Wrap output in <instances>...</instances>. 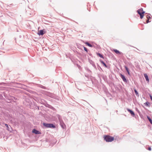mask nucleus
Segmentation results:
<instances>
[{
  "mask_svg": "<svg viewBox=\"0 0 152 152\" xmlns=\"http://www.w3.org/2000/svg\"><path fill=\"white\" fill-rule=\"evenodd\" d=\"M104 140L107 142H111L114 140V137L109 135H105L104 137Z\"/></svg>",
  "mask_w": 152,
  "mask_h": 152,
  "instance_id": "obj_1",
  "label": "nucleus"
},
{
  "mask_svg": "<svg viewBox=\"0 0 152 152\" xmlns=\"http://www.w3.org/2000/svg\"><path fill=\"white\" fill-rule=\"evenodd\" d=\"M43 125L46 128L54 129L56 127L55 125L52 123H47L44 122L43 124Z\"/></svg>",
  "mask_w": 152,
  "mask_h": 152,
  "instance_id": "obj_2",
  "label": "nucleus"
},
{
  "mask_svg": "<svg viewBox=\"0 0 152 152\" xmlns=\"http://www.w3.org/2000/svg\"><path fill=\"white\" fill-rule=\"evenodd\" d=\"M137 12L140 15V18L141 19H142L144 16V14L145 12L143 11V9L141 8L140 9H139L137 10Z\"/></svg>",
  "mask_w": 152,
  "mask_h": 152,
  "instance_id": "obj_3",
  "label": "nucleus"
},
{
  "mask_svg": "<svg viewBox=\"0 0 152 152\" xmlns=\"http://www.w3.org/2000/svg\"><path fill=\"white\" fill-rule=\"evenodd\" d=\"M46 32L45 30L43 29L39 31L37 33V34L39 36L42 35L44 34Z\"/></svg>",
  "mask_w": 152,
  "mask_h": 152,
  "instance_id": "obj_4",
  "label": "nucleus"
},
{
  "mask_svg": "<svg viewBox=\"0 0 152 152\" xmlns=\"http://www.w3.org/2000/svg\"><path fill=\"white\" fill-rule=\"evenodd\" d=\"M120 75L123 81H124V82H125L126 83H127L128 81V80H127V79L126 78L125 76L124 75L122 74H120Z\"/></svg>",
  "mask_w": 152,
  "mask_h": 152,
  "instance_id": "obj_5",
  "label": "nucleus"
},
{
  "mask_svg": "<svg viewBox=\"0 0 152 152\" xmlns=\"http://www.w3.org/2000/svg\"><path fill=\"white\" fill-rule=\"evenodd\" d=\"M60 125L61 127L63 129H65L66 128V126L64 123L63 121H60L59 122Z\"/></svg>",
  "mask_w": 152,
  "mask_h": 152,
  "instance_id": "obj_6",
  "label": "nucleus"
},
{
  "mask_svg": "<svg viewBox=\"0 0 152 152\" xmlns=\"http://www.w3.org/2000/svg\"><path fill=\"white\" fill-rule=\"evenodd\" d=\"M48 96L49 97L53 99H57V98L56 96L55 95V94H53L52 93H49L48 94Z\"/></svg>",
  "mask_w": 152,
  "mask_h": 152,
  "instance_id": "obj_7",
  "label": "nucleus"
},
{
  "mask_svg": "<svg viewBox=\"0 0 152 152\" xmlns=\"http://www.w3.org/2000/svg\"><path fill=\"white\" fill-rule=\"evenodd\" d=\"M127 111L131 114V115L133 116H134L135 114L134 112L132 110L130 109L129 108H127Z\"/></svg>",
  "mask_w": 152,
  "mask_h": 152,
  "instance_id": "obj_8",
  "label": "nucleus"
},
{
  "mask_svg": "<svg viewBox=\"0 0 152 152\" xmlns=\"http://www.w3.org/2000/svg\"><path fill=\"white\" fill-rule=\"evenodd\" d=\"M32 132L35 134H41V133L39 131H38L35 129H33L32 130Z\"/></svg>",
  "mask_w": 152,
  "mask_h": 152,
  "instance_id": "obj_9",
  "label": "nucleus"
},
{
  "mask_svg": "<svg viewBox=\"0 0 152 152\" xmlns=\"http://www.w3.org/2000/svg\"><path fill=\"white\" fill-rule=\"evenodd\" d=\"M89 62L90 64L94 67V69H97L96 67L95 64L94 62L91 60H89Z\"/></svg>",
  "mask_w": 152,
  "mask_h": 152,
  "instance_id": "obj_10",
  "label": "nucleus"
},
{
  "mask_svg": "<svg viewBox=\"0 0 152 152\" xmlns=\"http://www.w3.org/2000/svg\"><path fill=\"white\" fill-rule=\"evenodd\" d=\"M4 125L6 127V129L9 131H11L12 128L10 126H8V125L6 124H4Z\"/></svg>",
  "mask_w": 152,
  "mask_h": 152,
  "instance_id": "obj_11",
  "label": "nucleus"
},
{
  "mask_svg": "<svg viewBox=\"0 0 152 152\" xmlns=\"http://www.w3.org/2000/svg\"><path fill=\"white\" fill-rule=\"evenodd\" d=\"M12 96H10L7 97V102L8 103H10L13 100L12 98H11Z\"/></svg>",
  "mask_w": 152,
  "mask_h": 152,
  "instance_id": "obj_12",
  "label": "nucleus"
},
{
  "mask_svg": "<svg viewBox=\"0 0 152 152\" xmlns=\"http://www.w3.org/2000/svg\"><path fill=\"white\" fill-rule=\"evenodd\" d=\"M56 117L58 118V121H59V122L63 121L61 116L59 114H56Z\"/></svg>",
  "mask_w": 152,
  "mask_h": 152,
  "instance_id": "obj_13",
  "label": "nucleus"
},
{
  "mask_svg": "<svg viewBox=\"0 0 152 152\" xmlns=\"http://www.w3.org/2000/svg\"><path fill=\"white\" fill-rule=\"evenodd\" d=\"M144 77H145L146 81L148 83L149 81V79L147 75V74L146 73L144 74Z\"/></svg>",
  "mask_w": 152,
  "mask_h": 152,
  "instance_id": "obj_14",
  "label": "nucleus"
},
{
  "mask_svg": "<svg viewBox=\"0 0 152 152\" xmlns=\"http://www.w3.org/2000/svg\"><path fill=\"white\" fill-rule=\"evenodd\" d=\"M124 68L126 70V71L127 72L128 74L129 75H130V73L129 72V69L128 68V67L126 66H124Z\"/></svg>",
  "mask_w": 152,
  "mask_h": 152,
  "instance_id": "obj_15",
  "label": "nucleus"
},
{
  "mask_svg": "<svg viewBox=\"0 0 152 152\" xmlns=\"http://www.w3.org/2000/svg\"><path fill=\"white\" fill-rule=\"evenodd\" d=\"M101 63L106 68H108V66L102 60L100 59L99 60Z\"/></svg>",
  "mask_w": 152,
  "mask_h": 152,
  "instance_id": "obj_16",
  "label": "nucleus"
},
{
  "mask_svg": "<svg viewBox=\"0 0 152 152\" xmlns=\"http://www.w3.org/2000/svg\"><path fill=\"white\" fill-rule=\"evenodd\" d=\"M96 55L97 56H99L101 58H104V56L103 55L99 53H96Z\"/></svg>",
  "mask_w": 152,
  "mask_h": 152,
  "instance_id": "obj_17",
  "label": "nucleus"
},
{
  "mask_svg": "<svg viewBox=\"0 0 152 152\" xmlns=\"http://www.w3.org/2000/svg\"><path fill=\"white\" fill-rule=\"evenodd\" d=\"M85 44H86L88 46L90 47H92L93 46V45H92L90 44L89 42H86L85 43Z\"/></svg>",
  "mask_w": 152,
  "mask_h": 152,
  "instance_id": "obj_18",
  "label": "nucleus"
},
{
  "mask_svg": "<svg viewBox=\"0 0 152 152\" xmlns=\"http://www.w3.org/2000/svg\"><path fill=\"white\" fill-rule=\"evenodd\" d=\"M113 50L114 52L117 54H121V52H120L117 49H114Z\"/></svg>",
  "mask_w": 152,
  "mask_h": 152,
  "instance_id": "obj_19",
  "label": "nucleus"
},
{
  "mask_svg": "<svg viewBox=\"0 0 152 152\" xmlns=\"http://www.w3.org/2000/svg\"><path fill=\"white\" fill-rule=\"evenodd\" d=\"M144 104L147 107H150V103L148 101H147Z\"/></svg>",
  "mask_w": 152,
  "mask_h": 152,
  "instance_id": "obj_20",
  "label": "nucleus"
},
{
  "mask_svg": "<svg viewBox=\"0 0 152 152\" xmlns=\"http://www.w3.org/2000/svg\"><path fill=\"white\" fill-rule=\"evenodd\" d=\"M147 118L151 124H152V120L151 118L148 116H147Z\"/></svg>",
  "mask_w": 152,
  "mask_h": 152,
  "instance_id": "obj_21",
  "label": "nucleus"
},
{
  "mask_svg": "<svg viewBox=\"0 0 152 152\" xmlns=\"http://www.w3.org/2000/svg\"><path fill=\"white\" fill-rule=\"evenodd\" d=\"M134 91L136 95L138 97L139 96V95L138 93V91H137V90L135 88H134Z\"/></svg>",
  "mask_w": 152,
  "mask_h": 152,
  "instance_id": "obj_22",
  "label": "nucleus"
},
{
  "mask_svg": "<svg viewBox=\"0 0 152 152\" xmlns=\"http://www.w3.org/2000/svg\"><path fill=\"white\" fill-rule=\"evenodd\" d=\"M83 48H84V50L86 51L87 53H88V49L87 48H86V47L84 46H83Z\"/></svg>",
  "mask_w": 152,
  "mask_h": 152,
  "instance_id": "obj_23",
  "label": "nucleus"
},
{
  "mask_svg": "<svg viewBox=\"0 0 152 152\" xmlns=\"http://www.w3.org/2000/svg\"><path fill=\"white\" fill-rule=\"evenodd\" d=\"M11 98H12V99H13L12 101H14V100H17V98L12 96Z\"/></svg>",
  "mask_w": 152,
  "mask_h": 152,
  "instance_id": "obj_24",
  "label": "nucleus"
},
{
  "mask_svg": "<svg viewBox=\"0 0 152 152\" xmlns=\"http://www.w3.org/2000/svg\"><path fill=\"white\" fill-rule=\"evenodd\" d=\"M136 111L139 113L140 115V114L141 113L139 110L137 108H136Z\"/></svg>",
  "mask_w": 152,
  "mask_h": 152,
  "instance_id": "obj_25",
  "label": "nucleus"
},
{
  "mask_svg": "<svg viewBox=\"0 0 152 152\" xmlns=\"http://www.w3.org/2000/svg\"><path fill=\"white\" fill-rule=\"evenodd\" d=\"M40 87L44 89H45L46 88V87L45 86L41 85L40 86Z\"/></svg>",
  "mask_w": 152,
  "mask_h": 152,
  "instance_id": "obj_26",
  "label": "nucleus"
},
{
  "mask_svg": "<svg viewBox=\"0 0 152 152\" xmlns=\"http://www.w3.org/2000/svg\"><path fill=\"white\" fill-rule=\"evenodd\" d=\"M147 18L148 19V20H149V19H151V17L150 16L148 15H147Z\"/></svg>",
  "mask_w": 152,
  "mask_h": 152,
  "instance_id": "obj_27",
  "label": "nucleus"
},
{
  "mask_svg": "<svg viewBox=\"0 0 152 152\" xmlns=\"http://www.w3.org/2000/svg\"><path fill=\"white\" fill-rule=\"evenodd\" d=\"M50 105L49 104H47L46 105H45V106L46 107L49 108L50 106Z\"/></svg>",
  "mask_w": 152,
  "mask_h": 152,
  "instance_id": "obj_28",
  "label": "nucleus"
},
{
  "mask_svg": "<svg viewBox=\"0 0 152 152\" xmlns=\"http://www.w3.org/2000/svg\"><path fill=\"white\" fill-rule=\"evenodd\" d=\"M49 108H50L53 110H54V109H55V108L53 107V106H51V105H50Z\"/></svg>",
  "mask_w": 152,
  "mask_h": 152,
  "instance_id": "obj_29",
  "label": "nucleus"
},
{
  "mask_svg": "<svg viewBox=\"0 0 152 152\" xmlns=\"http://www.w3.org/2000/svg\"><path fill=\"white\" fill-rule=\"evenodd\" d=\"M148 150L149 151H151V148L150 147H148Z\"/></svg>",
  "mask_w": 152,
  "mask_h": 152,
  "instance_id": "obj_30",
  "label": "nucleus"
},
{
  "mask_svg": "<svg viewBox=\"0 0 152 152\" xmlns=\"http://www.w3.org/2000/svg\"><path fill=\"white\" fill-rule=\"evenodd\" d=\"M146 23H148L151 22V21H149V20L147 19L146 20Z\"/></svg>",
  "mask_w": 152,
  "mask_h": 152,
  "instance_id": "obj_31",
  "label": "nucleus"
},
{
  "mask_svg": "<svg viewBox=\"0 0 152 152\" xmlns=\"http://www.w3.org/2000/svg\"><path fill=\"white\" fill-rule=\"evenodd\" d=\"M87 70L88 72H91V70L89 69H87Z\"/></svg>",
  "mask_w": 152,
  "mask_h": 152,
  "instance_id": "obj_32",
  "label": "nucleus"
},
{
  "mask_svg": "<svg viewBox=\"0 0 152 152\" xmlns=\"http://www.w3.org/2000/svg\"><path fill=\"white\" fill-rule=\"evenodd\" d=\"M150 97L151 100L152 101V96L150 95Z\"/></svg>",
  "mask_w": 152,
  "mask_h": 152,
  "instance_id": "obj_33",
  "label": "nucleus"
},
{
  "mask_svg": "<svg viewBox=\"0 0 152 152\" xmlns=\"http://www.w3.org/2000/svg\"><path fill=\"white\" fill-rule=\"evenodd\" d=\"M97 65H98V69H99V68H100V69H101V67H100V66L98 65V64H97Z\"/></svg>",
  "mask_w": 152,
  "mask_h": 152,
  "instance_id": "obj_34",
  "label": "nucleus"
},
{
  "mask_svg": "<svg viewBox=\"0 0 152 152\" xmlns=\"http://www.w3.org/2000/svg\"><path fill=\"white\" fill-rule=\"evenodd\" d=\"M88 54L90 56H91L92 55V54L91 53H89Z\"/></svg>",
  "mask_w": 152,
  "mask_h": 152,
  "instance_id": "obj_35",
  "label": "nucleus"
},
{
  "mask_svg": "<svg viewBox=\"0 0 152 152\" xmlns=\"http://www.w3.org/2000/svg\"><path fill=\"white\" fill-rule=\"evenodd\" d=\"M1 83V84H5V83Z\"/></svg>",
  "mask_w": 152,
  "mask_h": 152,
  "instance_id": "obj_36",
  "label": "nucleus"
},
{
  "mask_svg": "<svg viewBox=\"0 0 152 152\" xmlns=\"http://www.w3.org/2000/svg\"><path fill=\"white\" fill-rule=\"evenodd\" d=\"M37 108H38V109L39 110V106H37Z\"/></svg>",
  "mask_w": 152,
  "mask_h": 152,
  "instance_id": "obj_37",
  "label": "nucleus"
}]
</instances>
